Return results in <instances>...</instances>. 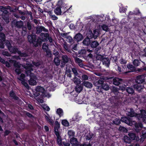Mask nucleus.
<instances>
[{
  "mask_svg": "<svg viewBox=\"0 0 146 146\" xmlns=\"http://www.w3.org/2000/svg\"><path fill=\"white\" fill-rule=\"evenodd\" d=\"M141 114L135 113L132 109H128L126 114L129 116L131 117L135 116L140 120L143 121L146 123V112L144 110L140 111Z\"/></svg>",
  "mask_w": 146,
  "mask_h": 146,
  "instance_id": "1",
  "label": "nucleus"
},
{
  "mask_svg": "<svg viewBox=\"0 0 146 146\" xmlns=\"http://www.w3.org/2000/svg\"><path fill=\"white\" fill-rule=\"evenodd\" d=\"M121 120L129 125L131 126L134 125L135 129L137 132H139L142 127V125L141 123H139L138 124L136 123L135 121H132L130 119H129L125 117H122Z\"/></svg>",
  "mask_w": 146,
  "mask_h": 146,
  "instance_id": "2",
  "label": "nucleus"
},
{
  "mask_svg": "<svg viewBox=\"0 0 146 146\" xmlns=\"http://www.w3.org/2000/svg\"><path fill=\"white\" fill-rule=\"evenodd\" d=\"M35 92L33 93V95L36 97L38 96L41 94L44 97L49 98L51 96L49 94L46 92L44 88L40 86H36L35 89Z\"/></svg>",
  "mask_w": 146,
  "mask_h": 146,
  "instance_id": "3",
  "label": "nucleus"
},
{
  "mask_svg": "<svg viewBox=\"0 0 146 146\" xmlns=\"http://www.w3.org/2000/svg\"><path fill=\"white\" fill-rule=\"evenodd\" d=\"M57 5L58 7L56 8L54 11V12L56 14L58 15H61L62 11L61 8H62L63 11H64V12H65V9H66V7H64L65 5L62 1H59Z\"/></svg>",
  "mask_w": 146,
  "mask_h": 146,
  "instance_id": "4",
  "label": "nucleus"
},
{
  "mask_svg": "<svg viewBox=\"0 0 146 146\" xmlns=\"http://www.w3.org/2000/svg\"><path fill=\"white\" fill-rule=\"evenodd\" d=\"M6 45L10 52L12 53H15L17 52L20 56H26L27 55L26 54L21 53L20 51H19L17 48H13L11 46V44L9 41H7L6 42Z\"/></svg>",
  "mask_w": 146,
  "mask_h": 146,
  "instance_id": "5",
  "label": "nucleus"
},
{
  "mask_svg": "<svg viewBox=\"0 0 146 146\" xmlns=\"http://www.w3.org/2000/svg\"><path fill=\"white\" fill-rule=\"evenodd\" d=\"M69 98L71 101H74L79 104H81L83 100V97L78 96L75 91H73L70 93Z\"/></svg>",
  "mask_w": 146,
  "mask_h": 146,
  "instance_id": "6",
  "label": "nucleus"
},
{
  "mask_svg": "<svg viewBox=\"0 0 146 146\" xmlns=\"http://www.w3.org/2000/svg\"><path fill=\"white\" fill-rule=\"evenodd\" d=\"M26 73L27 76H30V78L29 80V84L32 86L36 85L37 83L36 80H37L36 77L34 74L31 73L30 70H26Z\"/></svg>",
  "mask_w": 146,
  "mask_h": 146,
  "instance_id": "7",
  "label": "nucleus"
},
{
  "mask_svg": "<svg viewBox=\"0 0 146 146\" xmlns=\"http://www.w3.org/2000/svg\"><path fill=\"white\" fill-rule=\"evenodd\" d=\"M36 36L34 35H29L28 36L29 41L33 43L35 46H37L40 45L41 43V38H38L36 41H35Z\"/></svg>",
  "mask_w": 146,
  "mask_h": 146,
  "instance_id": "8",
  "label": "nucleus"
},
{
  "mask_svg": "<svg viewBox=\"0 0 146 146\" xmlns=\"http://www.w3.org/2000/svg\"><path fill=\"white\" fill-rule=\"evenodd\" d=\"M96 58L98 60H102L104 64L106 66L108 67L110 64V60L107 58H103L102 56L101 55H98L96 57Z\"/></svg>",
  "mask_w": 146,
  "mask_h": 146,
  "instance_id": "9",
  "label": "nucleus"
},
{
  "mask_svg": "<svg viewBox=\"0 0 146 146\" xmlns=\"http://www.w3.org/2000/svg\"><path fill=\"white\" fill-rule=\"evenodd\" d=\"M40 64V63L39 62H33V65L31 64H27L26 66L24 65V66H23V67L26 69V70H30L31 71V70H33V68H32L34 67V66H39Z\"/></svg>",
  "mask_w": 146,
  "mask_h": 146,
  "instance_id": "10",
  "label": "nucleus"
},
{
  "mask_svg": "<svg viewBox=\"0 0 146 146\" xmlns=\"http://www.w3.org/2000/svg\"><path fill=\"white\" fill-rule=\"evenodd\" d=\"M41 36L42 37L41 39V41L44 42L48 40L50 42H52V40L50 37H49V35L47 33L44 34L41 33Z\"/></svg>",
  "mask_w": 146,
  "mask_h": 146,
  "instance_id": "11",
  "label": "nucleus"
},
{
  "mask_svg": "<svg viewBox=\"0 0 146 146\" xmlns=\"http://www.w3.org/2000/svg\"><path fill=\"white\" fill-rule=\"evenodd\" d=\"M25 76L23 74H21L20 76L18 78V79L21 81V83L24 86L27 88H29V86L28 84L25 82Z\"/></svg>",
  "mask_w": 146,
  "mask_h": 146,
  "instance_id": "12",
  "label": "nucleus"
},
{
  "mask_svg": "<svg viewBox=\"0 0 146 146\" xmlns=\"http://www.w3.org/2000/svg\"><path fill=\"white\" fill-rule=\"evenodd\" d=\"M96 29L94 31V34H93L94 38L95 39L98 36L99 34V30H100V25H96Z\"/></svg>",
  "mask_w": 146,
  "mask_h": 146,
  "instance_id": "13",
  "label": "nucleus"
},
{
  "mask_svg": "<svg viewBox=\"0 0 146 146\" xmlns=\"http://www.w3.org/2000/svg\"><path fill=\"white\" fill-rule=\"evenodd\" d=\"M144 81V77L143 76L141 75L137 76L136 78L135 82L138 84L143 83Z\"/></svg>",
  "mask_w": 146,
  "mask_h": 146,
  "instance_id": "14",
  "label": "nucleus"
},
{
  "mask_svg": "<svg viewBox=\"0 0 146 146\" xmlns=\"http://www.w3.org/2000/svg\"><path fill=\"white\" fill-rule=\"evenodd\" d=\"M13 62L14 66L17 68L15 70L16 72L18 74H19L21 73V71L19 69L21 66V64L15 61H13Z\"/></svg>",
  "mask_w": 146,
  "mask_h": 146,
  "instance_id": "15",
  "label": "nucleus"
},
{
  "mask_svg": "<svg viewBox=\"0 0 146 146\" xmlns=\"http://www.w3.org/2000/svg\"><path fill=\"white\" fill-rule=\"evenodd\" d=\"M45 118L46 120L51 125L53 124V121L51 119V117L48 114H47L46 115H45Z\"/></svg>",
  "mask_w": 146,
  "mask_h": 146,
  "instance_id": "16",
  "label": "nucleus"
},
{
  "mask_svg": "<svg viewBox=\"0 0 146 146\" xmlns=\"http://www.w3.org/2000/svg\"><path fill=\"white\" fill-rule=\"evenodd\" d=\"M83 38L82 35L80 33L77 34L74 37V39L77 42L81 41Z\"/></svg>",
  "mask_w": 146,
  "mask_h": 146,
  "instance_id": "17",
  "label": "nucleus"
},
{
  "mask_svg": "<svg viewBox=\"0 0 146 146\" xmlns=\"http://www.w3.org/2000/svg\"><path fill=\"white\" fill-rule=\"evenodd\" d=\"M42 47L44 50L46 52L47 55L50 56L51 55V54L50 50H48L47 45L45 43L44 44L42 45Z\"/></svg>",
  "mask_w": 146,
  "mask_h": 146,
  "instance_id": "18",
  "label": "nucleus"
},
{
  "mask_svg": "<svg viewBox=\"0 0 146 146\" xmlns=\"http://www.w3.org/2000/svg\"><path fill=\"white\" fill-rule=\"evenodd\" d=\"M55 134L57 137L58 143L59 145L60 146H62L61 137L60 135L59 132H56Z\"/></svg>",
  "mask_w": 146,
  "mask_h": 146,
  "instance_id": "19",
  "label": "nucleus"
},
{
  "mask_svg": "<svg viewBox=\"0 0 146 146\" xmlns=\"http://www.w3.org/2000/svg\"><path fill=\"white\" fill-rule=\"evenodd\" d=\"M62 67H63L64 64L67 63L69 60V59L66 55H63L62 57Z\"/></svg>",
  "mask_w": 146,
  "mask_h": 146,
  "instance_id": "20",
  "label": "nucleus"
},
{
  "mask_svg": "<svg viewBox=\"0 0 146 146\" xmlns=\"http://www.w3.org/2000/svg\"><path fill=\"white\" fill-rule=\"evenodd\" d=\"M122 81L121 79L115 78L113 79V84L116 85H118Z\"/></svg>",
  "mask_w": 146,
  "mask_h": 146,
  "instance_id": "21",
  "label": "nucleus"
},
{
  "mask_svg": "<svg viewBox=\"0 0 146 146\" xmlns=\"http://www.w3.org/2000/svg\"><path fill=\"white\" fill-rule=\"evenodd\" d=\"M128 135L131 139L133 140H136L137 141H138L139 140V137H136L135 135L133 133H129Z\"/></svg>",
  "mask_w": 146,
  "mask_h": 146,
  "instance_id": "22",
  "label": "nucleus"
},
{
  "mask_svg": "<svg viewBox=\"0 0 146 146\" xmlns=\"http://www.w3.org/2000/svg\"><path fill=\"white\" fill-rule=\"evenodd\" d=\"M83 84L86 87L91 88L92 87V84L88 81H84L83 83Z\"/></svg>",
  "mask_w": 146,
  "mask_h": 146,
  "instance_id": "23",
  "label": "nucleus"
},
{
  "mask_svg": "<svg viewBox=\"0 0 146 146\" xmlns=\"http://www.w3.org/2000/svg\"><path fill=\"white\" fill-rule=\"evenodd\" d=\"M70 143L73 145H76L78 144V141L75 138H72L70 139Z\"/></svg>",
  "mask_w": 146,
  "mask_h": 146,
  "instance_id": "24",
  "label": "nucleus"
},
{
  "mask_svg": "<svg viewBox=\"0 0 146 146\" xmlns=\"http://www.w3.org/2000/svg\"><path fill=\"white\" fill-rule=\"evenodd\" d=\"M90 42V39L89 38H86L83 41V44L86 45H88Z\"/></svg>",
  "mask_w": 146,
  "mask_h": 146,
  "instance_id": "25",
  "label": "nucleus"
},
{
  "mask_svg": "<svg viewBox=\"0 0 146 146\" xmlns=\"http://www.w3.org/2000/svg\"><path fill=\"white\" fill-rule=\"evenodd\" d=\"M82 87L80 85H77L76 87V91L77 93H80L82 90Z\"/></svg>",
  "mask_w": 146,
  "mask_h": 146,
  "instance_id": "26",
  "label": "nucleus"
},
{
  "mask_svg": "<svg viewBox=\"0 0 146 146\" xmlns=\"http://www.w3.org/2000/svg\"><path fill=\"white\" fill-rule=\"evenodd\" d=\"M87 38H89L90 39L94 38L93 34L92 31L90 30L89 31L88 33L87 34Z\"/></svg>",
  "mask_w": 146,
  "mask_h": 146,
  "instance_id": "27",
  "label": "nucleus"
},
{
  "mask_svg": "<svg viewBox=\"0 0 146 146\" xmlns=\"http://www.w3.org/2000/svg\"><path fill=\"white\" fill-rule=\"evenodd\" d=\"M57 113L58 114L60 117L62 116L63 115V111L60 108H59L57 109L56 111Z\"/></svg>",
  "mask_w": 146,
  "mask_h": 146,
  "instance_id": "28",
  "label": "nucleus"
},
{
  "mask_svg": "<svg viewBox=\"0 0 146 146\" xmlns=\"http://www.w3.org/2000/svg\"><path fill=\"white\" fill-rule=\"evenodd\" d=\"M62 125L65 126H68L69 125L68 122L66 119H64L62 120Z\"/></svg>",
  "mask_w": 146,
  "mask_h": 146,
  "instance_id": "29",
  "label": "nucleus"
},
{
  "mask_svg": "<svg viewBox=\"0 0 146 146\" xmlns=\"http://www.w3.org/2000/svg\"><path fill=\"white\" fill-rule=\"evenodd\" d=\"M73 81L76 84L78 85L81 83V80L79 79L76 78V77L73 79Z\"/></svg>",
  "mask_w": 146,
  "mask_h": 146,
  "instance_id": "30",
  "label": "nucleus"
},
{
  "mask_svg": "<svg viewBox=\"0 0 146 146\" xmlns=\"http://www.w3.org/2000/svg\"><path fill=\"white\" fill-rule=\"evenodd\" d=\"M123 139L124 142L126 143H129L131 142V139H129L127 136L124 137Z\"/></svg>",
  "mask_w": 146,
  "mask_h": 146,
  "instance_id": "31",
  "label": "nucleus"
},
{
  "mask_svg": "<svg viewBox=\"0 0 146 146\" xmlns=\"http://www.w3.org/2000/svg\"><path fill=\"white\" fill-rule=\"evenodd\" d=\"M127 92L129 94H132L134 93V90L132 88L128 87L126 89Z\"/></svg>",
  "mask_w": 146,
  "mask_h": 146,
  "instance_id": "32",
  "label": "nucleus"
},
{
  "mask_svg": "<svg viewBox=\"0 0 146 146\" xmlns=\"http://www.w3.org/2000/svg\"><path fill=\"white\" fill-rule=\"evenodd\" d=\"M99 45L98 43L96 41L93 42L91 44V46L92 48H94L96 47Z\"/></svg>",
  "mask_w": 146,
  "mask_h": 146,
  "instance_id": "33",
  "label": "nucleus"
},
{
  "mask_svg": "<svg viewBox=\"0 0 146 146\" xmlns=\"http://www.w3.org/2000/svg\"><path fill=\"white\" fill-rule=\"evenodd\" d=\"M2 17L3 19L5 20V22H6L7 23H8L9 22V18H8L7 15L3 14L2 15Z\"/></svg>",
  "mask_w": 146,
  "mask_h": 146,
  "instance_id": "34",
  "label": "nucleus"
},
{
  "mask_svg": "<svg viewBox=\"0 0 146 146\" xmlns=\"http://www.w3.org/2000/svg\"><path fill=\"white\" fill-rule=\"evenodd\" d=\"M136 87H139V88H137V90L139 92H140L143 88V85L140 84H136Z\"/></svg>",
  "mask_w": 146,
  "mask_h": 146,
  "instance_id": "35",
  "label": "nucleus"
},
{
  "mask_svg": "<svg viewBox=\"0 0 146 146\" xmlns=\"http://www.w3.org/2000/svg\"><path fill=\"white\" fill-rule=\"evenodd\" d=\"M101 28H102L104 31H109V29L108 27L105 25H100V29Z\"/></svg>",
  "mask_w": 146,
  "mask_h": 146,
  "instance_id": "36",
  "label": "nucleus"
},
{
  "mask_svg": "<svg viewBox=\"0 0 146 146\" xmlns=\"http://www.w3.org/2000/svg\"><path fill=\"white\" fill-rule=\"evenodd\" d=\"M54 62L56 66H58L60 63V60L58 57H56L54 58Z\"/></svg>",
  "mask_w": 146,
  "mask_h": 146,
  "instance_id": "37",
  "label": "nucleus"
},
{
  "mask_svg": "<svg viewBox=\"0 0 146 146\" xmlns=\"http://www.w3.org/2000/svg\"><path fill=\"white\" fill-rule=\"evenodd\" d=\"M41 106L45 110L49 111L50 110L49 107L47 106L46 105L42 104V105Z\"/></svg>",
  "mask_w": 146,
  "mask_h": 146,
  "instance_id": "38",
  "label": "nucleus"
},
{
  "mask_svg": "<svg viewBox=\"0 0 146 146\" xmlns=\"http://www.w3.org/2000/svg\"><path fill=\"white\" fill-rule=\"evenodd\" d=\"M102 88L106 90H108L109 89V86L106 84H103L102 85Z\"/></svg>",
  "mask_w": 146,
  "mask_h": 146,
  "instance_id": "39",
  "label": "nucleus"
},
{
  "mask_svg": "<svg viewBox=\"0 0 146 146\" xmlns=\"http://www.w3.org/2000/svg\"><path fill=\"white\" fill-rule=\"evenodd\" d=\"M140 62L137 60H134L133 62V64L135 66H139L140 64Z\"/></svg>",
  "mask_w": 146,
  "mask_h": 146,
  "instance_id": "40",
  "label": "nucleus"
},
{
  "mask_svg": "<svg viewBox=\"0 0 146 146\" xmlns=\"http://www.w3.org/2000/svg\"><path fill=\"white\" fill-rule=\"evenodd\" d=\"M119 11L120 12L122 13L126 11V9L125 8H123L121 4L120 5H119Z\"/></svg>",
  "mask_w": 146,
  "mask_h": 146,
  "instance_id": "41",
  "label": "nucleus"
},
{
  "mask_svg": "<svg viewBox=\"0 0 146 146\" xmlns=\"http://www.w3.org/2000/svg\"><path fill=\"white\" fill-rule=\"evenodd\" d=\"M63 46L64 49L69 52H70L71 50L68 48V46L66 42H65L63 44Z\"/></svg>",
  "mask_w": 146,
  "mask_h": 146,
  "instance_id": "42",
  "label": "nucleus"
},
{
  "mask_svg": "<svg viewBox=\"0 0 146 146\" xmlns=\"http://www.w3.org/2000/svg\"><path fill=\"white\" fill-rule=\"evenodd\" d=\"M146 137V133L145 131H143L142 132V135L141 138V140L143 141L145 138Z\"/></svg>",
  "mask_w": 146,
  "mask_h": 146,
  "instance_id": "43",
  "label": "nucleus"
},
{
  "mask_svg": "<svg viewBox=\"0 0 146 146\" xmlns=\"http://www.w3.org/2000/svg\"><path fill=\"white\" fill-rule=\"evenodd\" d=\"M75 62L78 63L79 65H82L81 64L82 62V60L78 58H76L75 59Z\"/></svg>",
  "mask_w": 146,
  "mask_h": 146,
  "instance_id": "44",
  "label": "nucleus"
},
{
  "mask_svg": "<svg viewBox=\"0 0 146 146\" xmlns=\"http://www.w3.org/2000/svg\"><path fill=\"white\" fill-rule=\"evenodd\" d=\"M72 71L74 73L75 77L76 76H78V73L77 70L75 68H73L72 69Z\"/></svg>",
  "mask_w": 146,
  "mask_h": 146,
  "instance_id": "45",
  "label": "nucleus"
},
{
  "mask_svg": "<svg viewBox=\"0 0 146 146\" xmlns=\"http://www.w3.org/2000/svg\"><path fill=\"white\" fill-rule=\"evenodd\" d=\"M121 120L117 118H116L115 120L113 121V123L116 125H119L120 123Z\"/></svg>",
  "mask_w": 146,
  "mask_h": 146,
  "instance_id": "46",
  "label": "nucleus"
},
{
  "mask_svg": "<svg viewBox=\"0 0 146 146\" xmlns=\"http://www.w3.org/2000/svg\"><path fill=\"white\" fill-rule=\"evenodd\" d=\"M5 7L3 6H0V9L1 11L3 12V13H7V11L6 10Z\"/></svg>",
  "mask_w": 146,
  "mask_h": 146,
  "instance_id": "47",
  "label": "nucleus"
},
{
  "mask_svg": "<svg viewBox=\"0 0 146 146\" xmlns=\"http://www.w3.org/2000/svg\"><path fill=\"white\" fill-rule=\"evenodd\" d=\"M111 89L113 92L115 93L119 90V88L113 86L111 88Z\"/></svg>",
  "mask_w": 146,
  "mask_h": 146,
  "instance_id": "48",
  "label": "nucleus"
},
{
  "mask_svg": "<svg viewBox=\"0 0 146 146\" xmlns=\"http://www.w3.org/2000/svg\"><path fill=\"white\" fill-rule=\"evenodd\" d=\"M5 35L2 33H0V39L3 41H4L5 39Z\"/></svg>",
  "mask_w": 146,
  "mask_h": 146,
  "instance_id": "49",
  "label": "nucleus"
},
{
  "mask_svg": "<svg viewBox=\"0 0 146 146\" xmlns=\"http://www.w3.org/2000/svg\"><path fill=\"white\" fill-rule=\"evenodd\" d=\"M10 95L11 97H13V98L16 99V100H17L18 98V97H16L15 96L14 93L13 91L10 92Z\"/></svg>",
  "mask_w": 146,
  "mask_h": 146,
  "instance_id": "50",
  "label": "nucleus"
},
{
  "mask_svg": "<svg viewBox=\"0 0 146 146\" xmlns=\"http://www.w3.org/2000/svg\"><path fill=\"white\" fill-rule=\"evenodd\" d=\"M68 134L70 137H72L74 135V133L73 131L70 130L68 131Z\"/></svg>",
  "mask_w": 146,
  "mask_h": 146,
  "instance_id": "51",
  "label": "nucleus"
},
{
  "mask_svg": "<svg viewBox=\"0 0 146 146\" xmlns=\"http://www.w3.org/2000/svg\"><path fill=\"white\" fill-rule=\"evenodd\" d=\"M23 25V23L22 21H18L16 23V25L18 27H20Z\"/></svg>",
  "mask_w": 146,
  "mask_h": 146,
  "instance_id": "52",
  "label": "nucleus"
},
{
  "mask_svg": "<svg viewBox=\"0 0 146 146\" xmlns=\"http://www.w3.org/2000/svg\"><path fill=\"white\" fill-rule=\"evenodd\" d=\"M126 86L125 85H122V86H120L119 87V89H120L122 91L125 90V89Z\"/></svg>",
  "mask_w": 146,
  "mask_h": 146,
  "instance_id": "53",
  "label": "nucleus"
},
{
  "mask_svg": "<svg viewBox=\"0 0 146 146\" xmlns=\"http://www.w3.org/2000/svg\"><path fill=\"white\" fill-rule=\"evenodd\" d=\"M119 62L121 64H125L127 63V61L125 60L122 58L121 59Z\"/></svg>",
  "mask_w": 146,
  "mask_h": 146,
  "instance_id": "54",
  "label": "nucleus"
},
{
  "mask_svg": "<svg viewBox=\"0 0 146 146\" xmlns=\"http://www.w3.org/2000/svg\"><path fill=\"white\" fill-rule=\"evenodd\" d=\"M60 126L59 124L57 125V126L55 127L54 129V131L55 133L56 134V132H58V129H59Z\"/></svg>",
  "mask_w": 146,
  "mask_h": 146,
  "instance_id": "55",
  "label": "nucleus"
},
{
  "mask_svg": "<svg viewBox=\"0 0 146 146\" xmlns=\"http://www.w3.org/2000/svg\"><path fill=\"white\" fill-rule=\"evenodd\" d=\"M127 68L130 70L133 69L134 68V66L130 64H128L127 65Z\"/></svg>",
  "mask_w": 146,
  "mask_h": 146,
  "instance_id": "56",
  "label": "nucleus"
},
{
  "mask_svg": "<svg viewBox=\"0 0 146 146\" xmlns=\"http://www.w3.org/2000/svg\"><path fill=\"white\" fill-rule=\"evenodd\" d=\"M82 79L83 80H87L88 79V76L86 75H83L82 76Z\"/></svg>",
  "mask_w": 146,
  "mask_h": 146,
  "instance_id": "57",
  "label": "nucleus"
},
{
  "mask_svg": "<svg viewBox=\"0 0 146 146\" xmlns=\"http://www.w3.org/2000/svg\"><path fill=\"white\" fill-rule=\"evenodd\" d=\"M119 129L120 131H127L126 129L123 127H120Z\"/></svg>",
  "mask_w": 146,
  "mask_h": 146,
  "instance_id": "58",
  "label": "nucleus"
},
{
  "mask_svg": "<svg viewBox=\"0 0 146 146\" xmlns=\"http://www.w3.org/2000/svg\"><path fill=\"white\" fill-rule=\"evenodd\" d=\"M85 52V50H82L79 52V53L81 54H83Z\"/></svg>",
  "mask_w": 146,
  "mask_h": 146,
  "instance_id": "59",
  "label": "nucleus"
},
{
  "mask_svg": "<svg viewBox=\"0 0 146 146\" xmlns=\"http://www.w3.org/2000/svg\"><path fill=\"white\" fill-rule=\"evenodd\" d=\"M52 19L54 20H56L58 19L57 17L54 15H53L52 16Z\"/></svg>",
  "mask_w": 146,
  "mask_h": 146,
  "instance_id": "60",
  "label": "nucleus"
},
{
  "mask_svg": "<svg viewBox=\"0 0 146 146\" xmlns=\"http://www.w3.org/2000/svg\"><path fill=\"white\" fill-rule=\"evenodd\" d=\"M63 143L65 146H69L70 145V144L67 142H63Z\"/></svg>",
  "mask_w": 146,
  "mask_h": 146,
  "instance_id": "61",
  "label": "nucleus"
},
{
  "mask_svg": "<svg viewBox=\"0 0 146 146\" xmlns=\"http://www.w3.org/2000/svg\"><path fill=\"white\" fill-rule=\"evenodd\" d=\"M112 58L113 61L114 62H116L117 60V57L116 56L113 57Z\"/></svg>",
  "mask_w": 146,
  "mask_h": 146,
  "instance_id": "62",
  "label": "nucleus"
},
{
  "mask_svg": "<svg viewBox=\"0 0 146 146\" xmlns=\"http://www.w3.org/2000/svg\"><path fill=\"white\" fill-rule=\"evenodd\" d=\"M3 55H5V56H9V53L5 51L4 52H3Z\"/></svg>",
  "mask_w": 146,
  "mask_h": 146,
  "instance_id": "63",
  "label": "nucleus"
},
{
  "mask_svg": "<svg viewBox=\"0 0 146 146\" xmlns=\"http://www.w3.org/2000/svg\"><path fill=\"white\" fill-rule=\"evenodd\" d=\"M6 66L7 67H9L10 66V64L8 62H5Z\"/></svg>",
  "mask_w": 146,
  "mask_h": 146,
  "instance_id": "64",
  "label": "nucleus"
}]
</instances>
